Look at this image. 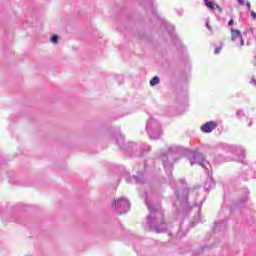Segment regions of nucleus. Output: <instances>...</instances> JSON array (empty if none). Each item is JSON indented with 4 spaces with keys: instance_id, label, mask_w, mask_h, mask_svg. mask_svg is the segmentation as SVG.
Wrapping results in <instances>:
<instances>
[{
    "instance_id": "nucleus-1",
    "label": "nucleus",
    "mask_w": 256,
    "mask_h": 256,
    "mask_svg": "<svg viewBox=\"0 0 256 256\" xmlns=\"http://www.w3.org/2000/svg\"><path fill=\"white\" fill-rule=\"evenodd\" d=\"M112 209H115L118 215H124V213H127V209H129V201L124 197L116 199L112 202Z\"/></svg>"
},
{
    "instance_id": "nucleus-2",
    "label": "nucleus",
    "mask_w": 256,
    "mask_h": 256,
    "mask_svg": "<svg viewBox=\"0 0 256 256\" xmlns=\"http://www.w3.org/2000/svg\"><path fill=\"white\" fill-rule=\"evenodd\" d=\"M214 129H217V123L213 121L206 122L201 126V131H203V133H211Z\"/></svg>"
},
{
    "instance_id": "nucleus-3",
    "label": "nucleus",
    "mask_w": 256,
    "mask_h": 256,
    "mask_svg": "<svg viewBox=\"0 0 256 256\" xmlns=\"http://www.w3.org/2000/svg\"><path fill=\"white\" fill-rule=\"evenodd\" d=\"M243 35H241V31L232 29L231 30V40L235 41V39H242Z\"/></svg>"
},
{
    "instance_id": "nucleus-4",
    "label": "nucleus",
    "mask_w": 256,
    "mask_h": 256,
    "mask_svg": "<svg viewBox=\"0 0 256 256\" xmlns=\"http://www.w3.org/2000/svg\"><path fill=\"white\" fill-rule=\"evenodd\" d=\"M204 3L206 5V7H208V9H210V11H215L217 4L213 3L210 0H204Z\"/></svg>"
},
{
    "instance_id": "nucleus-5",
    "label": "nucleus",
    "mask_w": 256,
    "mask_h": 256,
    "mask_svg": "<svg viewBox=\"0 0 256 256\" xmlns=\"http://www.w3.org/2000/svg\"><path fill=\"white\" fill-rule=\"evenodd\" d=\"M125 141V137L123 135H118L117 137V143L121 149H123V143Z\"/></svg>"
},
{
    "instance_id": "nucleus-6",
    "label": "nucleus",
    "mask_w": 256,
    "mask_h": 256,
    "mask_svg": "<svg viewBox=\"0 0 256 256\" xmlns=\"http://www.w3.org/2000/svg\"><path fill=\"white\" fill-rule=\"evenodd\" d=\"M151 87H155V85H159V77L156 76L152 80H150Z\"/></svg>"
},
{
    "instance_id": "nucleus-7",
    "label": "nucleus",
    "mask_w": 256,
    "mask_h": 256,
    "mask_svg": "<svg viewBox=\"0 0 256 256\" xmlns=\"http://www.w3.org/2000/svg\"><path fill=\"white\" fill-rule=\"evenodd\" d=\"M221 49H223V44L215 48L214 50L215 55H219L221 53Z\"/></svg>"
},
{
    "instance_id": "nucleus-8",
    "label": "nucleus",
    "mask_w": 256,
    "mask_h": 256,
    "mask_svg": "<svg viewBox=\"0 0 256 256\" xmlns=\"http://www.w3.org/2000/svg\"><path fill=\"white\" fill-rule=\"evenodd\" d=\"M50 41H51V43H54V44L57 43V41H59V36H57V35L52 36Z\"/></svg>"
},
{
    "instance_id": "nucleus-9",
    "label": "nucleus",
    "mask_w": 256,
    "mask_h": 256,
    "mask_svg": "<svg viewBox=\"0 0 256 256\" xmlns=\"http://www.w3.org/2000/svg\"><path fill=\"white\" fill-rule=\"evenodd\" d=\"M190 163H191V165H193L194 163H199V165H201L203 167V163H201L199 161H193V158H190Z\"/></svg>"
},
{
    "instance_id": "nucleus-10",
    "label": "nucleus",
    "mask_w": 256,
    "mask_h": 256,
    "mask_svg": "<svg viewBox=\"0 0 256 256\" xmlns=\"http://www.w3.org/2000/svg\"><path fill=\"white\" fill-rule=\"evenodd\" d=\"M216 9H218L219 13H223V8L216 4Z\"/></svg>"
},
{
    "instance_id": "nucleus-11",
    "label": "nucleus",
    "mask_w": 256,
    "mask_h": 256,
    "mask_svg": "<svg viewBox=\"0 0 256 256\" xmlns=\"http://www.w3.org/2000/svg\"><path fill=\"white\" fill-rule=\"evenodd\" d=\"M235 24V21L233 19H230L228 22V25L231 27Z\"/></svg>"
},
{
    "instance_id": "nucleus-12",
    "label": "nucleus",
    "mask_w": 256,
    "mask_h": 256,
    "mask_svg": "<svg viewBox=\"0 0 256 256\" xmlns=\"http://www.w3.org/2000/svg\"><path fill=\"white\" fill-rule=\"evenodd\" d=\"M200 157H201V155H199V154H193L194 161H196V159H199Z\"/></svg>"
},
{
    "instance_id": "nucleus-13",
    "label": "nucleus",
    "mask_w": 256,
    "mask_h": 256,
    "mask_svg": "<svg viewBox=\"0 0 256 256\" xmlns=\"http://www.w3.org/2000/svg\"><path fill=\"white\" fill-rule=\"evenodd\" d=\"M250 15L253 19H256V12L255 11H251Z\"/></svg>"
},
{
    "instance_id": "nucleus-14",
    "label": "nucleus",
    "mask_w": 256,
    "mask_h": 256,
    "mask_svg": "<svg viewBox=\"0 0 256 256\" xmlns=\"http://www.w3.org/2000/svg\"><path fill=\"white\" fill-rule=\"evenodd\" d=\"M237 1H238L239 5H245V1H243V0H237Z\"/></svg>"
},
{
    "instance_id": "nucleus-15",
    "label": "nucleus",
    "mask_w": 256,
    "mask_h": 256,
    "mask_svg": "<svg viewBox=\"0 0 256 256\" xmlns=\"http://www.w3.org/2000/svg\"><path fill=\"white\" fill-rule=\"evenodd\" d=\"M241 45H245V41L241 38Z\"/></svg>"
},
{
    "instance_id": "nucleus-16",
    "label": "nucleus",
    "mask_w": 256,
    "mask_h": 256,
    "mask_svg": "<svg viewBox=\"0 0 256 256\" xmlns=\"http://www.w3.org/2000/svg\"><path fill=\"white\" fill-rule=\"evenodd\" d=\"M247 7H251V3L247 2Z\"/></svg>"
},
{
    "instance_id": "nucleus-17",
    "label": "nucleus",
    "mask_w": 256,
    "mask_h": 256,
    "mask_svg": "<svg viewBox=\"0 0 256 256\" xmlns=\"http://www.w3.org/2000/svg\"><path fill=\"white\" fill-rule=\"evenodd\" d=\"M207 28L209 29V31H211V26H209L208 24H207Z\"/></svg>"
}]
</instances>
